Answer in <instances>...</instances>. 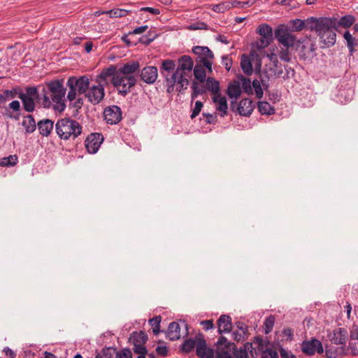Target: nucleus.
Here are the masks:
<instances>
[{
	"mask_svg": "<svg viewBox=\"0 0 358 358\" xmlns=\"http://www.w3.org/2000/svg\"><path fill=\"white\" fill-rule=\"evenodd\" d=\"M213 101L214 103H217L218 106L216 108V110L220 112V115L221 117H224L227 114V100L225 96H222L221 94L218 96H214L213 97Z\"/></svg>",
	"mask_w": 358,
	"mask_h": 358,
	"instance_id": "obj_29",
	"label": "nucleus"
},
{
	"mask_svg": "<svg viewBox=\"0 0 358 358\" xmlns=\"http://www.w3.org/2000/svg\"><path fill=\"white\" fill-rule=\"evenodd\" d=\"M46 90L51 92L50 98L53 102L52 108L55 112L62 113L66 108L64 96L66 88L64 86V79H55L45 83Z\"/></svg>",
	"mask_w": 358,
	"mask_h": 358,
	"instance_id": "obj_2",
	"label": "nucleus"
},
{
	"mask_svg": "<svg viewBox=\"0 0 358 358\" xmlns=\"http://www.w3.org/2000/svg\"><path fill=\"white\" fill-rule=\"evenodd\" d=\"M259 112L262 115H273L275 113V109L273 106H271L267 101H259L257 103Z\"/></svg>",
	"mask_w": 358,
	"mask_h": 358,
	"instance_id": "obj_42",
	"label": "nucleus"
},
{
	"mask_svg": "<svg viewBox=\"0 0 358 358\" xmlns=\"http://www.w3.org/2000/svg\"><path fill=\"white\" fill-rule=\"evenodd\" d=\"M136 83L137 78L135 76H122L118 74L111 78V83L117 89L118 94L124 97L131 92V88Z\"/></svg>",
	"mask_w": 358,
	"mask_h": 358,
	"instance_id": "obj_7",
	"label": "nucleus"
},
{
	"mask_svg": "<svg viewBox=\"0 0 358 358\" xmlns=\"http://www.w3.org/2000/svg\"><path fill=\"white\" fill-rule=\"evenodd\" d=\"M241 66L243 71L246 75L250 76L252 73L253 67H252V62L245 54H243L241 56Z\"/></svg>",
	"mask_w": 358,
	"mask_h": 358,
	"instance_id": "obj_41",
	"label": "nucleus"
},
{
	"mask_svg": "<svg viewBox=\"0 0 358 358\" xmlns=\"http://www.w3.org/2000/svg\"><path fill=\"white\" fill-rule=\"evenodd\" d=\"M255 1L248 0L246 1H240L238 0H234L231 1V8H245V6L250 7L255 3Z\"/></svg>",
	"mask_w": 358,
	"mask_h": 358,
	"instance_id": "obj_55",
	"label": "nucleus"
},
{
	"mask_svg": "<svg viewBox=\"0 0 358 358\" xmlns=\"http://www.w3.org/2000/svg\"><path fill=\"white\" fill-rule=\"evenodd\" d=\"M140 80L148 85L154 84L158 78V69L154 66H147L139 71Z\"/></svg>",
	"mask_w": 358,
	"mask_h": 358,
	"instance_id": "obj_16",
	"label": "nucleus"
},
{
	"mask_svg": "<svg viewBox=\"0 0 358 358\" xmlns=\"http://www.w3.org/2000/svg\"><path fill=\"white\" fill-rule=\"evenodd\" d=\"M275 322V317L273 315H270L266 317L264 324L263 330L265 334H268L273 330V326Z\"/></svg>",
	"mask_w": 358,
	"mask_h": 358,
	"instance_id": "obj_47",
	"label": "nucleus"
},
{
	"mask_svg": "<svg viewBox=\"0 0 358 358\" xmlns=\"http://www.w3.org/2000/svg\"><path fill=\"white\" fill-rule=\"evenodd\" d=\"M131 10L123 8H113L106 12L110 17H121L127 16L129 13H132Z\"/></svg>",
	"mask_w": 358,
	"mask_h": 358,
	"instance_id": "obj_46",
	"label": "nucleus"
},
{
	"mask_svg": "<svg viewBox=\"0 0 358 358\" xmlns=\"http://www.w3.org/2000/svg\"><path fill=\"white\" fill-rule=\"evenodd\" d=\"M180 327L176 322H172L169 324L166 333V337L171 341H176L180 338Z\"/></svg>",
	"mask_w": 358,
	"mask_h": 358,
	"instance_id": "obj_28",
	"label": "nucleus"
},
{
	"mask_svg": "<svg viewBox=\"0 0 358 358\" xmlns=\"http://www.w3.org/2000/svg\"><path fill=\"white\" fill-rule=\"evenodd\" d=\"M275 3L279 5L286 6L290 8H295L299 4L296 0H276Z\"/></svg>",
	"mask_w": 358,
	"mask_h": 358,
	"instance_id": "obj_58",
	"label": "nucleus"
},
{
	"mask_svg": "<svg viewBox=\"0 0 358 358\" xmlns=\"http://www.w3.org/2000/svg\"><path fill=\"white\" fill-rule=\"evenodd\" d=\"M191 89L192 91L191 94L192 101L195 99L199 95L205 94L207 91L206 85H199L195 80L192 82Z\"/></svg>",
	"mask_w": 358,
	"mask_h": 358,
	"instance_id": "obj_43",
	"label": "nucleus"
},
{
	"mask_svg": "<svg viewBox=\"0 0 358 358\" xmlns=\"http://www.w3.org/2000/svg\"><path fill=\"white\" fill-rule=\"evenodd\" d=\"M333 20L334 21L336 30L338 32H341V29H348L352 25L354 26L355 22H356V18L354 15L348 14L341 17H335L333 16Z\"/></svg>",
	"mask_w": 358,
	"mask_h": 358,
	"instance_id": "obj_17",
	"label": "nucleus"
},
{
	"mask_svg": "<svg viewBox=\"0 0 358 358\" xmlns=\"http://www.w3.org/2000/svg\"><path fill=\"white\" fill-rule=\"evenodd\" d=\"M90 79L85 75L80 77H69L66 81V87H69L66 99L69 101L75 100L77 93L78 94H85L90 89Z\"/></svg>",
	"mask_w": 358,
	"mask_h": 358,
	"instance_id": "obj_5",
	"label": "nucleus"
},
{
	"mask_svg": "<svg viewBox=\"0 0 358 358\" xmlns=\"http://www.w3.org/2000/svg\"><path fill=\"white\" fill-rule=\"evenodd\" d=\"M257 32L261 36L256 44L258 50L264 49L273 42V29L268 24H260L257 28Z\"/></svg>",
	"mask_w": 358,
	"mask_h": 358,
	"instance_id": "obj_9",
	"label": "nucleus"
},
{
	"mask_svg": "<svg viewBox=\"0 0 358 358\" xmlns=\"http://www.w3.org/2000/svg\"><path fill=\"white\" fill-rule=\"evenodd\" d=\"M231 8V1H224L213 6V10L216 13H223Z\"/></svg>",
	"mask_w": 358,
	"mask_h": 358,
	"instance_id": "obj_51",
	"label": "nucleus"
},
{
	"mask_svg": "<svg viewBox=\"0 0 358 358\" xmlns=\"http://www.w3.org/2000/svg\"><path fill=\"white\" fill-rule=\"evenodd\" d=\"M42 94H43V97L41 99L42 106L44 108H50V106H52L53 104H52L51 99H50V97L48 95V91L46 90L45 87L43 88Z\"/></svg>",
	"mask_w": 358,
	"mask_h": 358,
	"instance_id": "obj_54",
	"label": "nucleus"
},
{
	"mask_svg": "<svg viewBox=\"0 0 358 358\" xmlns=\"http://www.w3.org/2000/svg\"><path fill=\"white\" fill-rule=\"evenodd\" d=\"M206 88L207 90L210 91L214 96L220 95V86L218 80L214 78L208 77L206 80Z\"/></svg>",
	"mask_w": 358,
	"mask_h": 358,
	"instance_id": "obj_34",
	"label": "nucleus"
},
{
	"mask_svg": "<svg viewBox=\"0 0 358 358\" xmlns=\"http://www.w3.org/2000/svg\"><path fill=\"white\" fill-rule=\"evenodd\" d=\"M162 322V317L160 315L155 316L148 320L149 324L152 327V332L155 335H158L160 332L164 331L160 330V324Z\"/></svg>",
	"mask_w": 358,
	"mask_h": 358,
	"instance_id": "obj_44",
	"label": "nucleus"
},
{
	"mask_svg": "<svg viewBox=\"0 0 358 358\" xmlns=\"http://www.w3.org/2000/svg\"><path fill=\"white\" fill-rule=\"evenodd\" d=\"M189 80L184 76V73H181L178 75L176 83L178 84V86L176 87V90L182 94L184 92V90L187 88V86L189 85Z\"/></svg>",
	"mask_w": 358,
	"mask_h": 358,
	"instance_id": "obj_45",
	"label": "nucleus"
},
{
	"mask_svg": "<svg viewBox=\"0 0 358 358\" xmlns=\"http://www.w3.org/2000/svg\"><path fill=\"white\" fill-rule=\"evenodd\" d=\"M343 38L346 41V45L349 50V55L352 56L356 51L355 47L358 46V39L352 36L349 31L343 33Z\"/></svg>",
	"mask_w": 358,
	"mask_h": 358,
	"instance_id": "obj_31",
	"label": "nucleus"
},
{
	"mask_svg": "<svg viewBox=\"0 0 358 358\" xmlns=\"http://www.w3.org/2000/svg\"><path fill=\"white\" fill-rule=\"evenodd\" d=\"M85 96L92 104H99L105 96L104 85L99 83L97 85L90 86Z\"/></svg>",
	"mask_w": 358,
	"mask_h": 358,
	"instance_id": "obj_13",
	"label": "nucleus"
},
{
	"mask_svg": "<svg viewBox=\"0 0 358 358\" xmlns=\"http://www.w3.org/2000/svg\"><path fill=\"white\" fill-rule=\"evenodd\" d=\"M178 71H174L171 76L169 74L162 75L165 79L166 86H175L178 76Z\"/></svg>",
	"mask_w": 358,
	"mask_h": 358,
	"instance_id": "obj_53",
	"label": "nucleus"
},
{
	"mask_svg": "<svg viewBox=\"0 0 358 358\" xmlns=\"http://www.w3.org/2000/svg\"><path fill=\"white\" fill-rule=\"evenodd\" d=\"M22 125L24 127L26 133L28 134L33 133L36 128L35 120L31 115H27L24 117Z\"/></svg>",
	"mask_w": 358,
	"mask_h": 358,
	"instance_id": "obj_37",
	"label": "nucleus"
},
{
	"mask_svg": "<svg viewBox=\"0 0 358 358\" xmlns=\"http://www.w3.org/2000/svg\"><path fill=\"white\" fill-rule=\"evenodd\" d=\"M132 350L129 348H125L118 351L117 350L115 358H133Z\"/></svg>",
	"mask_w": 358,
	"mask_h": 358,
	"instance_id": "obj_56",
	"label": "nucleus"
},
{
	"mask_svg": "<svg viewBox=\"0 0 358 358\" xmlns=\"http://www.w3.org/2000/svg\"><path fill=\"white\" fill-rule=\"evenodd\" d=\"M215 345L217 348V358H234L229 351L233 352L236 358H249L248 352L245 350L238 351L236 345L228 341L225 336H220Z\"/></svg>",
	"mask_w": 358,
	"mask_h": 358,
	"instance_id": "obj_4",
	"label": "nucleus"
},
{
	"mask_svg": "<svg viewBox=\"0 0 358 358\" xmlns=\"http://www.w3.org/2000/svg\"><path fill=\"white\" fill-rule=\"evenodd\" d=\"M55 131L58 136L64 141L75 139L83 132L82 125L70 117L59 119L55 124Z\"/></svg>",
	"mask_w": 358,
	"mask_h": 358,
	"instance_id": "obj_3",
	"label": "nucleus"
},
{
	"mask_svg": "<svg viewBox=\"0 0 358 358\" xmlns=\"http://www.w3.org/2000/svg\"><path fill=\"white\" fill-rule=\"evenodd\" d=\"M327 336L332 343L343 345L346 342L348 331L344 328H338L334 330L332 333L328 334Z\"/></svg>",
	"mask_w": 358,
	"mask_h": 358,
	"instance_id": "obj_22",
	"label": "nucleus"
},
{
	"mask_svg": "<svg viewBox=\"0 0 358 358\" xmlns=\"http://www.w3.org/2000/svg\"><path fill=\"white\" fill-rule=\"evenodd\" d=\"M253 343L257 345V351L262 354H266L271 348H266L270 343L269 341H264L260 336H255Z\"/></svg>",
	"mask_w": 358,
	"mask_h": 358,
	"instance_id": "obj_36",
	"label": "nucleus"
},
{
	"mask_svg": "<svg viewBox=\"0 0 358 358\" xmlns=\"http://www.w3.org/2000/svg\"><path fill=\"white\" fill-rule=\"evenodd\" d=\"M69 107L76 108L77 113L82 108L84 104L83 99L81 97L76 98L75 100L69 101Z\"/></svg>",
	"mask_w": 358,
	"mask_h": 358,
	"instance_id": "obj_57",
	"label": "nucleus"
},
{
	"mask_svg": "<svg viewBox=\"0 0 358 358\" xmlns=\"http://www.w3.org/2000/svg\"><path fill=\"white\" fill-rule=\"evenodd\" d=\"M122 110L116 105L107 106L103 110V117L107 124H117L122 119Z\"/></svg>",
	"mask_w": 358,
	"mask_h": 358,
	"instance_id": "obj_14",
	"label": "nucleus"
},
{
	"mask_svg": "<svg viewBox=\"0 0 358 358\" xmlns=\"http://www.w3.org/2000/svg\"><path fill=\"white\" fill-rule=\"evenodd\" d=\"M280 59L284 62H289L291 60L288 48L282 49L279 52Z\"/></svg>",
	"mask_w": 358,
	"mask_h": 358,
	"instance_id": "obj_61",
	"label": "nucleus"
},
{
	"mask_svg": "<svg viewBox=\"0 0 358 358\" xmlns=\"http://www.w3.org/2000/svg\"><path fill=\"white\" fill-rule=\"evenodd\" d=\"M117 350V348L113 346H106L100 351L96 350L94 358H115Z\"/></svg>",
	"mask_w": 358,
	"mask_h": 358,
	"instance_id": "obj_30",
	"label": "nucleus"
},
{
	"mask_svg": "<svg viewBox=\"0 0 358 358\" xmlns=\"http://www.w3.org/2000/svg\"><path fill=\"white\" fill-rule=\"evenodd\" d=\"M241 87L240 82L234 80L232 83H230L227 90V94L230 98H234L237 99L241 94Z\"/></svg>",
	"mask_w": 358,
	"mask_h": 358,
	"instance_id": "obj_32",
	"label": "nucleus"
},
{
	"mask_svg": "<svg viewBox=\"0 0 358 358\" xmlns=\"http://www.w3.org/2000/svg\"><path fill=\"white\" fill-rule=\"evenodd\" d=\"M3 92L6 100H8L14 99L16 96L19 98V94L22 92V90L20 87L17 86L13 87L12 90H3Z\"/></svg>",
	"mask_w": 358,
	"mask_h": 358,
	"instance_id": "obj_49",
	"label": "nucleus"
},
{
	"mask_svg": "<svg viewBox=\"0 0 358 358\" xmlns=\"http://www.w3.org/2000/svg\"><path fill=\"white\" fill-rule=\"evenodd\" d=\"M309 30L319 37L321 48L332 47L336 41V27L332 17H309Z\"/></svg>",
	"mask_w": 358,
	"mask_h": 358,
	"instance_id": "obj_1",
	"label": "nucleus"
},
{
	"mask_svg": "<svg viewBox=\"0 0 358 358\" xmlns=\"http://www.w3.org/2000/svg\"><path fill=\"white\" fill-rule=\"evenodd\" d=\"M254 108L255 106L252 100L243 99L239 102L236 110L240 115L248 117L252 114Z\"/></svg>",
	"mask_w": 358,
	"mask_h": 358,
	"instance_id": "obj_23",
	"label": "nucleus"
},
{
	"mask_svg": "<svg viewBox=\"0 0 358 358\" xmlns=\"http://www.w3.org/2000/svg\"><path fill=\"white\" fill-rule=\"evenodd\" d=\"M194 76L195 80L199 83H204L206 78V69L203 68L201 63H197L194 68Z\"/></svg>",
	"mask_w": 358,
	"mask_h": 358,
	"instance_id": "obj_40",
	"label": "nucleus"
},
{
	"mask_svg": "<svg viewBox=\"0 0 358 358\" xmlns=\"http://www.w3.org/2000/svg\"><path fill=\"white\" fill-rule=\"evenodd\" d=\"M194 66V62L192 57L189 55H184L178 58V66L176 69L178 74L180 71H191Z\"/></svg>",
	"mask_w": 358,
	"mask_h": 358,
	"instance_id": "obj_26",
	"label": "nucleus"
},
{
	"mask_svg": "<svg viewBox=\"0 0 358 358\" xmlns=\"http://www.w3.org/2000/svg\"><path fill=\"white\" fill-rule=\"evenodd\" d=\"M197 339L193 338H189L185 339L184 342L180 345L179 350L183 354H189L192 352L194 349L196 348Z\"/></svg>",
	"mask_w": 358,
	"mask_h": 358,
	"instance_id": "obj_33",
	"label": "nucleus"
},
{
	"mask_svg": "<svg viewBox=\"0 0 358 358\" xmlns=\"http://www.w3.org/2000/svg\"><path fill=\"white\" fill-rule=\"evenodd\" d=\"M301 352L306 356H313L316 352L322 354L324 352V348L322 342L315 338H310V340H304L301 344Z\"/></svg>",
	"mask_w": 358,
	"mask_h": 358,
	"instance_id": "obj_10",
	"label": "nucleus"
},
{
	"mask_svg": "<svg viewBox=\"0 0 358 358\" xmlns=\"http://www.w3.org/2000/svg\"><path fill=\"white\" fill-rule=\"evenodd\" d=\"M148 341V336L144 331H133L129 338L128 342L133 345L132 351L138 355L136 358H146L148 348L145 346Z\"/></svg>",
	"mask_w": 358,
	"mask_h": 358,
	"instance_id": "obj_6",
	"label": "nucleus"
},
{
	"mask_svg": "<svg viewBox=\"0 0 358 358\" xmlns=\"http://www.w3.org/2000/svg\"><path fill=\"white\" fill-rule=\"evenodd\" d=\"M275 38L285 48H289L293 47L296 42V36L291 34L287 29L284 28V25L279 26L275 30Z\"/></svg>",
	"mask_w": 358,
	"mask_h": 358,
	"instance_id": "obj_11",
	"label": "nucleus"
},
{
	"mask_svg": "<svg viewBox=\"0 0 358 358\" xmlns=\"http://www.w3.org/2000/svg\"><path fill=\"white\" fill-rule=\"evenodd\" d=\"M37 126L39 134L47 137L50 135L54 128V122L49 119H43L38 122Z\"/></svg>",
	"mask_w": 358,
	"mask_h": 358,
	"instance_id": "obj_27",
	"label": "nucleus"
},
{
	"mask_svg": "<svg viewBox=\"0 0 358 358\" xmlns=\"http://www.w3.org/2000/svg\"><path fill=\"white\" fill-rule=\"evenodd\" d=\"M155 351L158 355L162 356L163 357H166L168 356L169 350H168V348L166 345H158L156 348Z\"/></svg>",
	"mask_w": 358,
	"mask_h": 358,
	"instance_id": "obj_63",
	"label": "nucleus"
},
{
	"mask_svg": "<svg viewBox=\"0 0 358 358\" xmlns=\"http://www.w3.org/2000/svg\"><path fill=\"white\" fill-rule=\"evenodd\" d=\"M19 99L22 101L23 109L32 113L36 108L35 101L39 99V94L36 86H29L25 87V93L22 92L19 94Z\"/></svg>",
	"mask_w": 358,
	"mask_h": 358,
	"instance_id": "obj_8",
	"label": "nucleus"
},
{
	"mask_svg": "<svg viewBox=\"0 0 358 358\" xmlns=\"http://www.w3.org/2000/svg\"><path fill=\"white\" fill-rule=\"evenodd\" d=\"M175 61L166 59L162 61V64L159 71L162 75L168 74L169 73H173L176 71Z\"/></svg>",
	"mask_w": 358,
	"mask_h": 358,
	"instance_id": "obj_35",
	"label": "nucleus"
},
{
	"mask_svg": "<svg viewBox=\"0 0 358 358\" xmlns=\"http://www.w3.org/2000/svg\"><path fill=\"white\" fill-rule=\"evenodd\" d=\"M222 64L227 71L231 68L233 60L228 55L222 56Z\"/></svg>",
	"mask_w": 358,
	"mask_h": 358,
	"instance_id": "obj_60",
	"label": "nucleus"
},
{
	"mask_svg": "<svg viewBox=\"0 0 358 358\" xmlns=\"http://www.w3.org/2000/svg\"><path fill=\"white\" fill-rule=\"evenodd\" d=\"M255 73L259 75V80H261L269 81L271 77L274 76L273 73L269 71V69L265 68L262 71L260 66L255 69Z\"/></svg>",
	"mask_w": 358,
	"mask_h": 358,
	"instance_id": "obj_50",
	"label": "nucleus"
},
{
	"mask_svg": "<svg viewBox=\"0 0 358 358\" xmlns=\"http://www.w3.org/2000/svg\"><path fill=\"white\" fill-rule=\"evenodd\" d=\"M203 116L205 117V122L206 124H215L217 121V115L215 114L210 113H203Z\"/></svg>",
	"mask_w": 358,
	"mask_h": 358,
	"instance_id": "obj_62",
	"label": "nucleus"
},
{
	"mask_svg": "<svg viewBox=\"0 0 358 358\" xmlns=\"http://www.w3.org/2000/svg\"><path fill=\"white\" fill-rule=\"evenodd\" d=\"M308 20L309 17L304 20L298 18L289 21V25L291 26L292 31H301L303 29L305 28L309 29V26L308 24Z\"/></svg>",
	"mask_w": 358,
	"mask_h": 358,
	"instance_id": "obj_39",
	"label": "nucleus"
},
{
	"mask_svg": "<svg viewBox=\"0 0 358 358\" xmlns=\"http://www.w3.org/2000/svg\"><path fill=\"white\" fill-rule=\"evenodd\" d=\"M20 101L17 100H14L8 104V108H6L4 115L10 119L18 120L20 116Z\"/></svg>",
	"mask_w": 358,
	"mask_h": 358,
	"instance_id": "obj_25",
	"label": "nucleus"
},
{
	"mask_svg": "<svg viewBox=\"0 0 358 358\" xmlns=\"http://www.w3.org/2000/svg\"><path fill=\"white\" fill-rule=\"evenodd\" d=\"M140 67L138 61L131 60L118 69V74L122 76H134V73H139Z\"/></svg>",
	"mask_w": 358,
	"mask_h": 358,
	"instance_id": "obj_18",
	"label": "nucleus"
},
{
	"mask_svg": "<svg viewBox=\"0 0 358 358\" xmlns=\"http://www.w3.org/2000/svg\"><path fill=\"white\" fill-rule=\"evenodd\" d=\"M197 339V345L196 354L199 358H215V350L213 348L207 346L206 341L205 340L204 335L202 333H198L196 335ZM217 353V350H215ZM216 358L217 357L216 356Z\"/></svg>",
	"mask_w": 358,
	"mask_h": 358,
	"instance_id": "obj_12",
	"label": "nucleus"
},
{
	"mask_svg": "<svg viewBox=\"0 0 358 358\" xmlns=\"http://www.w3.org/2000/svg\"><path fill=\"white\" fill-rule=\"evenodd\" d=\"M236 78L238 79L237 81H239L240 83H241V87L242 88L243 92L248 95L252 94L253 92L250 79L245 77L241 74L237 75Z\"/></svg>",
	"mask_w": 358,
	"mask_h": 358,
	"instance_id": "obj_38",
	"label": "nucleus"
},
{
	"mask_svg": "<svg viewBox=\"0 0 358 358\" xmlns=\"http://www.w3.org/2000/svg\"><path fill=\"white\" fill-rule=\"evenodd\" d=\"M203 106V103L201 101H196L195 102L194 108L192 110V113L190 115L191 119L195 118L201 112Z\"/></svg>",
	"mask_w": 358,
	"mask_h": 358,
	"instance_id": "obj_59",
	"label": "nucleus"
},
{
	"mask_svg": "<svg viewBox=\"0 0 358 358\" xmlns=\"http://www.w3.org/2000/svg\"><path fill=\"white\" fill-rule=\"evenodd\" d=\"M192 52L197 56L196 62L202 63L203 59L210 60L214 59V54L212 50L207 46H194Z\"/></svg>",
	"mask_w": 358,
	"mask_h": 358,
	"instance_id": "obj_19",
	"label": "nucleus"
},
{
	"mask_svg": "<svg viewBox=\"0 0 358 358\" xmlns=\"http://www.w3.org/2000/svg\"><path fill=\"white\" fill-rule=\"evenodd\" d=\"M18 162L17 155H9L8 157H3L0 160V166H12L15 165Z\"/></svg>",
	"mask_w": 358,
	"mask_h": 358,
	"instance_id": "obj_48",
	"label": "nucleus"
},
{
	"mask_svg": "<svg viewBox=\"0 0 358 358\" xmlns=\"http://www.w3.org/2000/svg\"><path fill=\"white\" fill-rule=\"evenodd\" d=\"M252 87L255 90L257 98L262 99L264 94V91L261 85V80L255 79L252 83Z\"/></svg>",
	"mask_w": 358,
	"mask_h": 358,
	"instance_id": "obj_52",
	"label": "nucleus"
},
{
	"mask_svg": "<svg viewBox=\"0 0 358 358\" xmlns=\"http://www.w3.org/2000/svg\"><path fill=\"white\" fill-rule=\"evenodd\" d=\"M103 141V136L101 133H92L86 138L85 146L89 153L95 154Z\"/></svg>",
	"mask_w": 358,
	"mask_h": 358,
	"instance_id": "obj_15",
	"label": "nucleus"
},
{
	"mask_svg": "<svg viewBox=\"0 0 358 358\" xmlns=\"http://www.w3.org/2000/svg\"><path fill=\"white\" fill-rule=\"evenodd\" d=\"M278 350L281 358H296V357L291 351L285 350L282 346H280Z\"/></svg>",
	"mask_w": 358,
	"mask_h": 358,
	"instance_id": "obj_64",
	"label": "nucleus"
},
{
	"mask_svg": "<svg viewBox=\"0 0 358 358\" xmlns=\"http://www.w3.org/2000/svg\"><path fill=\"white\" fill-rule=\"evenodd\" d=\"M217 332L220 336H223L224 333H229L232 331V319L228 315H222L217 320Z\"/></svg>",
	"mask_w": 358,
	"mask_h": 358,
	"instance_id": "obj_20",
	"label": "nucleus"
},
{
	"mask_svg": "<svg viewBox=\"0 0 358 358\" xmlns=\"http://www.w3.org/2000/svg\"><path fill=\"white\" fill-rule=\"evenodd\" d=\"M118 75V69L116 66L111 64L108 68L103 69L99 75L97 76L96 81L97 83H107V78L108 77L115 78Z\"/></svg>",
	"mask_w": 358,
	"mask_h": 358,
	"instance_id": "obj_24",
	"label": "nucleus"
},
{
	"mask_svg": "<svg viewBox=\"0 0 358 358\" xmlns=\"http://www.w3.org/2000/svg\"><path fill=\"white\" fill-rule=\"evenodd\" d=\"M315 50V44L310 41H303L301 43V45H299V56L301 60L305 61L308 58H312L315 55L314 53Z\"/></svg>",
	"mask_w": 358,
	"mask_h": 358,
	"instance_id": "obj_21",
	"label": "nucleus"
}]
</instances>
